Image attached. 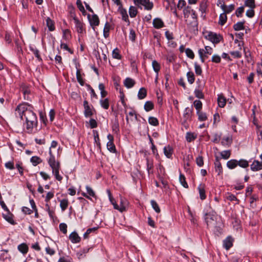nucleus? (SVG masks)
<instances>
[{
  "label": "nucleus",
  "instance_id": "nucleus-1",
  "mask_svg": "<svg viewBox=\"0 0 262 262\" xmlns=\"http://www.w3.org/2000/svg\"><path fill=\"white\" fill-rule=\"evenodd\" d=\"M33 107L27 104L19 105L16 108L22 120L25 121L26 131L28 133H32L33 128L37 125V119L33 111Z\"/></svg>",
  "mask_w": 262,
  "mask_h": 262
},
{
  "label": "nucleus",
  "instance_id": "nucleus-2",
  "mask_svg": "<svg viewBox=\"0 0 262 262\" xmlns=\"http://www.w3.org/2000/svg\"><path fill=\"white\" fill-rule=\"evenodd\" d=\"M212 52V48L209 46H206L205 50L200 49L199 50V54L202 62L205 61L206 58H208V54L211 55Z\"/></svg>",
  "mask_w": 262,
  "mask_h": 262
},
{
  "label": "nucleus",
  "instance_id": "nucleus-3",
  "mask_svg": "<svg viewBox=\"0 0 262 262\" xmlns=\"http://www.w3.org/2000/svg\"><path fill=\"white\" fill-rule=\"evenodd\" d=\"M134 4L138 7L143 6L144 8L148 10H150L153 7V3L149 0H133Z\"/></svg>",
  "mask_w": 262,
  "mask_h": 262
},
{
  "label": "nucleus",
  "instance_id": "nucleus-4",
  "mask_svg": "<svg viewBox=\"0 0 262 262\" xmlns=\"http://www.w3.org/2000/svg\"><path fill=\"white\" fill-rule=\"evenodd\" d=\"M205 221L207 226H216V224L215 223L216 220H217V215L215 213H206L205 215Z\"/></svg>",
  "mask_w": 262,
  "mask_h": 262
},
{
  "label": "nucleus",
  "instance_id": "nucleus-5",
  "mask_svg": "<svg viewBox=\"0 0 262 262\" xmlns=\"http://www.w3.org/2000/svg\"><path fill=\"white\" fill-rule=\"evenodd\" d=\"M50 158L48 160V163L50 167L52 168V169H54L55 168L59 167V163L56 161L55 158L52 154L51 150H49Z\"/></svg>",
  "mask_w": 262,
  "mask_h": 262
},
{
  "label": "nucleus",
  "instance_id": "nucleus-6",
  "mask_svg": "<svg viewBox=\"0 0 262 262\" xmlns=\"http://www.w3.org/2000/svg\"><path fill=\"white\" fill-rule=\"evenodd\" d=\"M74 21L75 25L76 31L78 33L82 34L84 31L83 28V24L76 17H74Z\"/></svg>",
  "mask_w": 262,
  "mask_h": 262
},
{
  "label": "nucleus",
  "instance_id": "nucleus-7",
  "mask_svg": "<svg viewBox=\"0 0 262 262\" xmlns=\"http://www.w3.org/2000/svg\"><path fill=\"white\" fill-rule=\"evenodd\" d=\"M184 14L185 17H188L190 16L193 19H196L197 15L195 12L191 7H187L184 10Z\"/></svg>",
  "mask_w": 262,
  "mask_h": 262
},
{
  "label": "nucleus",
  "instance_id": "nucleus-8",
  "mask_svg": "<svg viewBox=\"0 0 262 262\" xmlns=\"http://www.w3.org/2000/svg\"><path fill=\"white\" fill-rule=\"evenodd\" d=\"M206 37L214 43H217L220 41V37L216 34L212 32H209Z\"/></svg>",
  "mask_w": 262,
  "mask_h": 262
},
{
  "label": "nucleus",
  "instance_id": "nucleus-9",
  "mask_svg": "<svg viewBox=\"0 0 262 262\" xmlns=\"http://www.w3.org/2000/svg\"><path fill=\"white\" fill-rule=\"evenodd\" d=\"M3 217L9 223L12 225H15L16 223L13 220V215L10 213L9 210L6 211V213H3Z\"/></svg>",
  "mask_w": 262,
  "mask_h": 262
},
{
  "label": "nucleus",
  "instance_id": "nucleus-10",
  "mask_svg": "<svg viewBox=\"0 0 262 262\" xmlns=\"http://www.w3.org/2000/svg\"><path fill=\"white\" fill-rule=\"evenodd\" d=\"M89 21L91 26L93 27L94 30V27L97 26L99 24V19L96 14H93L91 17H89Z\"/></svg>",
  "mask_w": 262,
  "mask_h": 262
},
{
  "label": "nucleus",
  "instance_id": "nucleus-11",
  "mask_svg": "<svg viewBox=\"0 0 262 262\" xmlns=\"http://www.w3.org/2000/svg\"><path fill=\"white\" fill-rule=\"evenodd\" d=\"M215 171L217 173L218 175H220L223 173V168L221 163L218 158H216L214 162Z\"/></svg>",
  "mask_w": 262,
  "mask_h": 262
},
{
  "label": "nucleus",
  "instance_id": "nucleus-12",
  "mask_svg": "<svg viewBox=\"0 0 262 262\" xmlns=\"http://www.w3.org/2000/svg\"><path fill=\"white\" fill-rule=\"evenodd\" d=\"M83 105L84 107V115L86 117H89L92 116L93 113L91 108L89 105L88 102L84 101L83 102Z\"/></svg>",
  "mask_w": 262,
  "mask_h": 262
},
{
  "label": "nucleus",
  "instance_id": "nucleus-13",
  "mask_svg": "<svg viewBox=\"0 0 262 262\" xmlns=\"http://www.w3.org/2000/svg\"><path fill=\"white\" fill-rule=\"evenodd\" d=\"M69 239L73 243H78L80 241V237L75 231L72 232L69 235Z\"/></svg>",
  "mask_w": 262,
  "mask_h": 262
},
{
  "label": "nucleus",
  "instance_id": "nucleus-14",
  "mask_svg": "<svg viewBox=\"0 0 262 262\" xmlns=\"http://www.w3.org/2000/svg\"><path fill=\"white\" fill-rule=\"evenodd\" d=\"M251 169L252 171H257L262 169V162L255 160L251 165Z\"/></svg>",
  "mask_w": 262,
  "mask_h": 262
},
{
  "label": "nucleus",
  "instance_id": "nucleus-15",
  "mask_svg": "<svg viewBox=\"0 0 262 262\" xmlns=\"http://www.w3.org/2000/svg\"><path fill=\"white\" fill-rule=\"evenodd\" d=\"M222 9L224 13H229L231 11H232L234 9V5L233 4L230 5L229 6H226L225 4L221 5V6Z\"/></svg>",
  "mask_w": 262,
  "mask_h": 262
},
{
  "label": "nucleus",
  "instance_id": "nucleus-16",
  "mask_svg": "<svg viewBox=\"0 0 262 262\" xmlns=\"http://www.w3.org/2000/svg\"><path fill=\"white\" fill-rule=\"evenodd\" d=\"M153 25L155 28L160 29L164 26V23L161 19L156 18L153 20Z\"/></svg>",
  "mask_w": 262,
  "mask_h": 262
},
{
  "label": "nucleus",
  "instance_id": "nucleus-17",
  "mask_svg": "<svg viewBox=\"0 0 262 262\" xmlns=\"http://www.w3.org/2000/svg\"><path fill=\"white\" fill-rule=\"evenodd\" d=\"M204 86L203 84H200L199 85V89H195L194 91V95L195 96L199 99H203L204 98V95L203 93H202L201 88Z\"/></svg>",
  "mask_w": 262,
  "mask_h": 262
},
{
  "label": "nucleus",
  "instance_id": "nucleus-18",
  "mask_svg": "<svg viewBox=\"0 0 262 262\" xmlns=\"http://www.w3.org/2000/svg\"><path fill=\"white\" fill-rule=\"evenodd\" d=\"M191 110L189 107L185 108L183 114L184 123H185L191 118Z\"/></svg>",
  "mask_w": 262,
  "mask_h": 262
},
{
  "label": "nucleus",
  "instance_id": "nucleus-19",
  "mask_svg": "<svg viewBox=\"0 0 262 262\" xmlns=\"http://www.w3.org/2000/svg\"><path fill=\"white\" fill-rule=\"evenodd\" d=\"M232 242H233V240L231 237H227L224 241V247L227 250H228L230 248H231L232 246Z\"/></svg>",
  "mask_w": 262,
  "mask_h": 262
},
{
  "label": "nucleus",
  "instance_id": "nucleus-20",
  "mask_svg": "<svg viewBox=\"0 0 262 262\" xmlns=\"http://www.w3.org/2000/svg\"><path fill=\"white\" fill-rule=\"evenodd\" d=\"M237 165V160L235 159L230 160L227 162V166L230 169L235 168Z\"/></svg>",
  "mask_w": 262,
  "mask_h": 262
},
{
  "label": "nucleus",
  "instance_id": "nucleus-21",
  "mask_svg": "<svg viewBox=\"0 0 262 262\" xmlns=\"http://www.w3.org/2000/svg\"><path fill=\"white\" fill-rule=\"evenodd\" d=\"M173 152V149L171 146L168 145L164 148V153L168 158H171Z\"/></svg>",
  "mask_w": 262,
  "mask_h": 262
},
{
  "label": "nucleus",
  "instance_id": "nucleus-22",
  "mask_svg": "<svg viewBox=\"0 0 262 262\" xmlns=\"http://www.w3.org/2000/svg\"><path fill=\"white\" fill-rule=\"evenodd\" d=\"M124 85L127 88H131L135 84V81L130 78H126L124 81Z\"/></svg>",
  "mask_w": 262,
  "mask_h": 262
},
{
  "label": "nucleus",
  "instance_id": "nucleus-23",
  "mask_svg": "<svg viewBox=\"0 0 262 262\" xmlns=\"http://www.w3.org/2000/svg\"><path fill=\"white\" fill-rule=\"evenodd\" d=\"M217 102L220 107H224L226 104V99L222 95H220L218 96Z\"/></svg>",
  "mask_w": 262,
  "mask_h": 262
},
{
  "label": "nucleus",
  "instance_id": "nucleus-24",
  "mask_svg": "<svg viewBox=\"0 0 262 262\" xmlns=\"http://www.w3.org/2000/svg\"><path fill=\"white\" fill-rule=\"evenodd\" d=\"M46 24L50 31H53L55 30L54 23L50 17H47Z\"/></svg>",
  "mask_w": 262,
  "mask_h": 262
},
{
  "label": "nucleus",
  "instance_id": "nucleus-25",
  "mask_svg": "<svg viewBox=\"0 0 262 262\" xmlns=\"http://www.w3.org/2000/svg\"><path fill=\"white\" fill-rule=\"evenodd\" d=\"M118 11L122 15V19L124 21H127V20H128V15L127 14L126 10L123 9L122 6H120L119 7Z\"/></svg>",
  "mask_w": 262,
  "mask_h": 262
},
{
  "label": "nucleus",
  "instance_id": "nucleus-26",
  "mask_svg": "<svg viewBox=\"0 0 262 262\" xmlns=\"http://www.w3.org/2000/svg\"><path fill=\"white\" fill-rule=\"evenodd\" d=\"M18 250L23 254H26L28 251V247L25 244L23 243L18 246Z\"/></svg>",
  "mask_w": 262,
  "mask_h": 262
},
{
  "label": "nucleus",
  "instance_id": "nucleus-27",
  "mask_svg": "<svg viewBox=\"0 0 262 262\" xmlns=\"http://www.w3.org/2000/svg\"><path fill=\"white\" fill-rule=\"evenodd\" d=\"M147 95V92L145 88H141L138 94V97L139 99H143L146 97Z\"/></svg>",
  "mask_w": 262,
  "mask_h": 262
},
{
  "label": "nucleus",
  "instance_id": "nucleus-28",
  "mask_svg": "<svg viewBox=\"0 0 262 262\" xmlns=\"http://www.w3.org/2000/svg\"><path fill=\"white\" fill-rule=\"evenodd\" d=\"M154 103L150 101H148L145 103L144 108L146 112H149L154 108Z\"/></svg>",
  "mask_w": 262,
  "mask_h": 262
},
{
  "label": "nucleus",
  "instance_id": "nucleus-29",
  "mask_svg": "<svg viewBox=\"0 0 262 262\" xmlns=\"http://www.w3.org/2000/svg\"><path fill=\"white\" fill-rule=\"evenodd\" d=\"M232 138L230 136L223 137L222 140V144L224 145H229L232 143Z\"/></svg>",
  "mask_w": 262,
  "mask_h": 262
},
{
  "label": "nucleus",
  "instance_id": "nucleus-30",
  "mask_svg": "<svg viewBox=\"0 0 262 262\" xmlns=\"http://www.w3.org/2000/svg\"><path fill=\"white\" fill-rule=\"evenodd\" d=\"M179 181H180V183L181 184V185L184 188H187L188 187V185L185 180V177L181 173H180V176H179Z\"/></svg>",
  "mask_w": 262,
  "mask_h": 262
},
{
  "label": "nucleus",
  "instance_id": "nucleus-31",
  "mask_svg": "<svg viewBox=\"0 0 262 262\" xmlns=\"http://www.w3.org/2000/svg\"><path fill=\"white\" fill-rule=\"evenodd\" d=\"M237 164L238 166L244 168H247L249 166L248 161L245 159L237 160Z\"/></svg>",
  "mask_w": 262,
  "mask_h": 262
},
{
  "label": "nucleus",
  "instance_id": "nucleus-32",
  "mask_svg": "<svg viewBox=\"0 0 262 262\" xmlns=\"http://www.w3.org/2000/svg\"><path fill=\"white\" fill-rule=\"evenodd\" d=\"M198 189L199 191L200 196L201 200H204L206 198L205 191L203 185H200Z\"/></svg>",
  "mask_w": 262,
  "mask_h": 262
},
{
  "label": "nucleus",
  "instance_id": "nucleus-33",
  "mask_svg": "<svg viewBox=\"0 0 262 262\" xmlns=\"http://www.w3.org/2000/svg\"><path fill=\"white\" fill-rule=\"evenodd\" d=\"M69 202L67 199H62L60 201V206L62 211H64L68 207Z\"/></svg>",
  "mask_w": 262,
  "mask_h": 262
},
{
  "label": "nucleus",
  "instance_id": "nucleus-34",
  "mask_svg": "<svg viewBox=\"0 0 262 262\" xmlns=\"http://www.w3.org/2000/svg\"><path fill=\"white\" fill-rule=\"evenodd\" d=\"M226 21H227L226 14L225 13L223 12V13L221 14L220 15L219 23L221 25L223 26L225 24Z\"/></svg>",
  "mask_w": 262,
  "mask_h": 262
},
{
  "label": "nucleus",
  "instance_id": "nucleus-35",
  "mask_svg": "<svg viewBox=\"0 0 262 262\" xmlns=\"http://www.w3.org/2000/svg\"><path fill=\"white\" fill-rule=\"evenodd\" d=\"M187 80L189 83L192 84L195 80L194 75L192 72H188L187 73Z\"/></svg>",
  "mask_w": 262,
  "mask_h": 262
},
{
  "label": "nucleus",
  "instance_id": "nucleus-36",
  "mask_svg": "<svg viewBox=\"0 0 262 262\" xmlns=\"http://www.w3.org/2000/svg\"><path fill=\"white\" fill-rule=\"evenodd\" d=\"M100 104L101 106L105 109L107 110L109 107V101L107 98L104 99H101L100 101Z\"/></svg>",
  "mask_w": 262,
  "mask_h": 262
},
{
  "label": "nucleus",
  "instance_id": "nucleus-37",
  "mask_svg": "<svg viewBox=\"0 0 262 262\" xmlns=\"http://www.w3.org/2000/svg\"><path fill=\"white\" fill-rule=\"evenodd\" d=\"M196 114L198 116V118L200 121H204L207 120V117L206 114L201 111H197Z\"/></svg>",
  "mask_w": 262,
  "mask_h": 262
},
{
  "label": "nucleus",
  "instance_id": "nucleus-38",
  "mask_svg": "<svg viewBox=\"0 0 262 262\" xmlns=\"http://www.w3.org/2000/svg\"><path fill=\"white\" fill-rule=\"evenodd\" d=\"M59 167H54V169H52V173L55 175L56 179L58 181H61L62 179V177L59 174Z\"/></svg>",
  "mask_w": 262,
  "mask_h": 262
},
{
  "label": "nucleus",
  "instance_id": "nucleus-39",
  "mask_svg": "<svg viewBox=\"0 0 262 262\" xmlns=\"http://www.w3.org/2000/svg\"><path fill=\"white\" fill-rule=\"evenodd\" d=\"M110 29V25L106 22L105 24L103 29V35L105 38H107L109 35V31Z\"/></svg>",
  "mask_w": 262,
  "mask_h": 262
},
{
  "label": "nucleus",
  "instance_id": "nucleus-40",
  "mask_svg": "<svg viewBox=\"0 0 262 262\" xmlns=\"http://www.w3.org/2000/svg\"><path fill=\"white\" fill-rule=\"evenodd\" d=\"M107 149L112 152H116V147L113 142H108L107 143Z\"/></svg>",
  "mask_w": 262,
  "mask_h": 262
},
{
  "label": "nucleus",
  "instance_id": "nucleus-41",
  "mask_svg": "<svg viewBox=\"0 0 262 262\" xmlns=\"http://www.w3.org/2000/svg\"><path fill=\"white\" fill-rule=\"evenodd\" d=\"M152 66L154 71L156 73H158L159 71L160 70V64L157 61L154 60L152 62Z\"/></svg>",
  "mask_w": 262,
  "mask_h": 262
},
{
  "label": "nucleus",
  "instance_id": "nucleus-42",
  "mask_svg": "<svg viewBox=\"0 0 262 262\" xmlns=\"http://www.w3.org/2000/svg\"><path fill=\"white\" fill-rule=\"evenodd\" d=\"M137 13V10L136 7L130 6L129 9V14L131 17H134L136 16Z\"/></svg>",
  "mask_w": 262,
  "mask_h": 262
},
{
  "label": "nucleus",
  "instance_id": "nucleus-43",
  "mask_svg": "<svg viewBox=\"0 0 262 262\" xmlns=\"http://www.w3.org/2000/svg\"><path fill=\"white\" fill-rule=\"evenodd\" d=\"M193 105L197 111H201L202 108V103L200 100H195Z\"/></svg>",
  "mask_w": 262,
  "mask_h": 262
},
{
  "label": "nucleus",
  "instance_id": "nucleus-44",
  "mask_svg": "<svg viewBox=\"0 0 262 262\" xmlns=\"http://www.w3.org/2000/svg\"><path fill=\"white\" fill-rule=\"evenodd\" d=\"M231 151L229 150H224L221 152V156L224 159H228L230 157Z\"/></svg>",
  "mask_w": 262,
  "mask_h": 262
},
{
  "label": "nucleus",
  "instance_id": "nucleus-45",
  "mask_svg": "<svg viewBox=\"0 0 262 262\" xmlns=\"http://www.w3.org/2000/svg\"><path fill=\"white\" fill-rule=\"evenodd\" d=\"M243 22H238L233 26L234 29L236 31H239L244 29Z\"/></svg>",
  "mask_w": 262,
  "mask_h": 262
},
{
  "label": "nucleus",
  "instance_id": "nucleus-46",
  "mask_svg": "<svg viewBox=\"0 0 262 262\" xmlns=\"http://www.w3.org/2000/svg\"><path fill=\"white\" fill-rule=\"evenodd\" d=\"M245 5L246 6L254 9L255 7V0H246Z\"/></svg>",
  "mask_w": 262,
  "mask_h": 262
},
{
  "label": "nucleus",
  "instance_id": "nucleus-47",
  "mask_svg": "<svg viewBox=\"0 0 262 262\" xmlns=\"http://www.w3.org/2000/svg\"><path fill=\"white\" fill-rule=\"evenodd\" d=\"M148 122L150 124L154 125V126H157L159 124V122L158 119L154 117H150L148 119Z\"/></svg>",
  "mask_w": 262,
  "mask_h": 262
},
{
  "label": "nucleus",
  "instance_id": "nucleus-48",
  "mask_svg": "<svg viewBox=\"0 0 262 262\" xmlns=\"http://www.w3.org/2000/svg\"><path fill=\"white\" fill-rule=\"evenodd\" d=\"M150 203L152 206V207L157 213L160 212V209L159 207V205L155 201L151 200Z\"/></svg>",
  "mask_w": 262,
  "mask_h": 262
},
{
  "label": "nucleus",
  "instance_id": "nucleus-49",
  "mask_svg": "<svg viewBox=\"0 0 262 262\" xmlns=\"http://www.w3.org/2000/svg\"><path fill=\"white\" fill-rule=\"evenodd\" d=\"M41 161L40 159L37 156L32 157L31 159V162L34 166H36L37 164H39L41 162Z\"/></svg>",
  "mask_w": 262,
  "mask_h": 262
},
{
  "label": "nucleus",
  "instance_id": "nucleus-50",
  "mask_svg": "<svg viewBox=\"0 0 262 262\" xmlns=\"http://www.w3.org/2000/svg\"><path fill=\"white\" fill-rule=\"evenodd\" d=\"M71 37L70 31L68 29L63 30V38L66 40H69Z\"/></svg>",
  "mask_w": 262,
  "mask_h": 262
},
{
  "label": "nucleus",
  "instance_id": "nucleus-51",
  "mask_svg": "<svg viewBox=\"0 0 262 262\" xmlns=\"http://www.w3.org/2000/svg\"><path fill=\"white\" fill-rule=\"evenodd\" d=\"M30 49L34 54L36 57L39 60H41V58L39 54V51L37 49H34L33 47H31V46L30 47Z\"/></svg>",
  "mask_w": 262,
  "mask_h": 262
},
{
  "label": "nucleus",
  "instance_id": "nucleus-52",
  "mask_svg": "<svg viewBox=\"0 0 262 262\" xmlns=\"http://www.w3.org/2000/svg\"><path fill=\"white\" fill-rule=\"evenodd\" d=\"M76 77L78 82L81 85H83L84 84V81H83L81 74L79 70H77L76 72Z\"/></svg>",
  "mask_w": 262,
  "mask_h": 262
},
{
  "label": "nucleus",
  "instance_id": "nucleus-53",
  "mask_svg": "<svg viewBox=\"0 0 262 262\" xmlns=\"http://www.w3.org/2000/svg\"><path fill=\"white\" fill-rule=\"evenodd\" d=\"M113 57L117 59L121 58V55L119 54V50L117 48L115 49L112 53Z\"/></svg>",
  "mask_w": 262,
  "mask_h": 262
},
{
  "label": "nucleus",
  "instance_id": "nucleus-54",
  "mask_svg": "<svg viewBox=\"0 0 262 262\" xmlns=\"http://www.w3.org/2000/svg\"><path fill=\"white\" fill-rule=\"evenodd\" d=\"M195 137L194 135L191 133H187L186 136V139L187 141L189 142H191L195 139Z\"/></svg>",
  "mask_w": 262,
  "mask_h": 262
},
{
  "label": "nucleus",
  "instance_id": "nucleus-55",
  "mask_svg": "<svg viewBox=\"0 0 262 262\" xmlns=\"http://www.w3.org/2000/svg\"><path fill=\"white\" fill-rule=\"evenodd\" d=\"M97 229V228H92L88 229L85 233L83 235V237L84 238H87L89 237V235L92 232L96 231Z\"/></svg>",
  "mask_w": 262,
  "mask_h": 262
},
{
  "label": "nucleus",
  "instance_id": "nucleus-56",
  "mask_svg": "<svg viewBox=\"0 0 262 262\" xmlns=\"http://www.w3.org/2000/svg\"><path fill=\"white\" fill-rule=\"evenodd\" d=\"M194 69L196 74L198 75H201L202 73V69L201 67L197 64V63H194Z\"/></svg>",
  "mask_w": 262,
  "mask_h": 262
},
{
  "label": "nucleus",
  "instance_id": "nucleus-57",
  "mask_svg": "<svg viewBox=\"0 0 262 262\" xmlns=\"http://www.w3.org/2000/svg\"><path fill=\"white\" fill-rule=\"evenodd\" d=\"M60 230L64 234H66L67 232V225L65 223H61L59 225Z\"/></svg>",
  "mask_w": 262,
  "mask_h": 262
},
{
  "label": "nucleus",
  "instance_id": "nucleus-58",
  "mask_svg": "<svg viewBox=\"0 0 262 262\" xmlns=\"http://www.w3.org/2000/svg\"><path fill=\"white\" fill-rule=\"evenodd\" d=\"M185 53L188 57L191 59H193L194 55L193 51L191 49L189 48L186 49Z\"/></svg>",
  "mask_w": 262,
  "mask_h": 262
},
{
  "label": "nucleus",
  "instance_id": "nucleus-59",
  "mask_svg": "<svg viewBox=\"0 0 262 262\" xmlns=\"http://www.w3.org/2000/svg\"><path fill=\"white\" fill-rule=\"evenodd\" d=\"M196 163L199 166H200V167L202 166L204 164L203 157L202 156H199V157H197L196 159Z\"/></svg>",
  "mask_w": 262,
  "mask_h": 262
},
{
  "label": "nucleus",
  "instance_id": "nucleus-60",
  "mask_svg": "<svg viewBox=\"0 0 262 262\" xmlns=\"http://www.w3.org/2000/svg\"><path fill=\"white\" fill-rule=\"evenodd\" d=\"M230 54L234 58H238L242 56L241 53L237 51H232L230 52Z\"/></svg>",
  "mask_w": 262,
  "mask_h": 262
},
{
  "label": "nucleus",
  "instance_id": "nucleus-61",
  "mask_svg": "<svg viewBox=\"0 0 262 262\" xmlns=\"http://www.w3.org/2000/svg\"><path fill=\"white\" fill-rule=\"evenodd\" d=\"M87 193L91 196H95V192L89 186H86Z\"/></svg>",
  "mask_w": 262,
  "mask_h": 262
},
{
  "label": "nucleus",
  "instance_id": "nucleus-62",
  "mask_svg": "<svg viewBox=\"0 0 262 262\" xmlns=\"http://www.w3.org/2000/svg\"><path fill=\"white\" fill-rule=\"evenodd\" d=\"M221 57L217 55H214L212 57V61L215 63H219L221 61Z\"/></svg>",
  "mask_w": 262,
  "mask_h": 262
},
{
  "label": "nucleus",
  "instance_id": "nucleus-63",
  "mask_svg": "<svg viewBox=\"0 0 262 262\" xmlns=\"http://www.w3.org/2000/svg\"><path fill=\"white\" fill-rule=\"evenodd\" d=\"M246 15L249 17H252L254 15V11L253 9L250 8L246 12Z\"/></svg>",
  "mask_w": 262,
  "mask_h": 262
},
{
  "label": "nucleus",
  "instance_id": "nucleus-64",
  "mask_svg": "<svg viewBox=\"0 0 262 262\" xmlns=\"http://www.w3.org/2000/svg\"><path fill=\"white\" fill-rule=\"evenodd\" d=\"M244 7H239L236 11V15L237 17H239L241 14L244 12Z\"/></svg>",
  "mask_w": 262,
  "mask_h": 262
}]
</instances>
